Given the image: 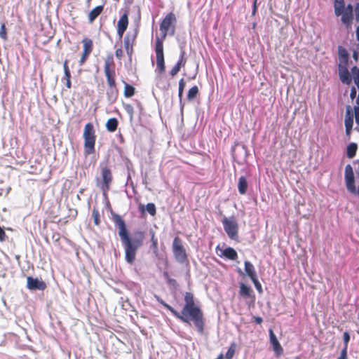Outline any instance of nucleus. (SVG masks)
Here are the masks:
<instances>
[{
  "label": "nucleus",
  "mask_w": 359,
  "mask_h": 359,
  "mask_svg": "<svg viewBox=\"0 0 359 359\" xmlns=\"http://www.w3.org/2000/svg\"><path fill=\"white\" fill-rule=\"evenodd\" d=\"M112 219L118 229V236L124 248L125 259L128 264H133L135 261L138 250L143 245L145 238L144 232L137 230L130 235L125 221L119 215L114 214Z\"/></svg>",
  "instance_id": "1"
},
{
  "label": "nucleus",
  "mask_w": 359,
  "mask_h": 359,
  "mask_svg": "<svg viewBox=\"0 0 359 359\" xmlns=\"http://www.w3.org/2000/svg\"><path fill=\"white\" fill-rule=\"evenodd\" d=\"M184 302L185 304L181 313L177 311L163 300L161 301V303L177 318L180 319L182 322L187 323L193 322L194 326L197 329V331L200 334H203L205 325L203 313L200 307L196 305L194 294L191 292H186L184 294Z\"/></svg>",
  "instance_id": "2"
},
{
  "label": "nucleus",
  "mask_w": 359,
  "mask_h": 359,
  "mask_svg": "<svg viewBox=\"0 0 359 359\" xmlns=\"http://www.w3.org/2000/svg\"><path fill=\"white\" fill-rule=\"evenodd\" d=\"M176 21L175 15L170 12L165 15L160 23L161 37L157 36L155 41V53L156 58V71L159 74H163L165 71L163 41L166 39L168 34L172 36L175 34Z\"/></svg>",
  "instance_id": "3"
},
{
  "label": "nucleus",
  "mask_w": 359,
  "mask_h": 359,
  "mask_svg": "<svg viewBox=\"0 0 359 359\" xmlns=\"http://www.w3.org/2000/svg\"><path fill=\"white\" fill-rule=\"evenodd\" d=\"M104 72L108 88L106 92L107 100L111 103L116 102L119 91L116 81L115 64L112 55H109L104 60Z\"/></svg>",
  "instance_id": "4"
},
{
  "label": "nucleus",
  "mask_w": 359,
  "mask_h": 359,
  "mask_svg": "<svg viewBox=\"0 0 359 359\" xmlns=\"http://www.w3.org/2000/svg\"><path fill=\"white\" fill-rule=\"evenodd\" d=\"M334 15L341 16V22L346 29H351L353 20V7L349 4L345 6L344 0H334L333 3Z\"/></svg>",
  "instance_id": "5"
},
{
  "label": "nucleus",
  "mask_w": 359,
  "mask_h": 359,
  "mask_svg": "<svg viewBox=\"0 0 359 359\" xmlns=\"http://www.w3.org/2000/svg\"><path fill=\"white\" fill-rule=\"evenodd\" d=\"M338 71L340 81L346 85H350L352 82V77L348 69L349 54L347 50L342 46L338 48Z\"/></svg>",
  "instance_id": "6"
},
{
  "label": "nucleus",
  "mask_w": 359,
  "mask_h": 359,
  "mask_svg": "<svg viewBox=\"0 0 359 359\" xmlns=\"http://www.w3.org/2000/svg\"><path fill=\"white\" fill-rule=\"evenodd\" d=\"M96 134L94 126L92 123H86L83 128V154L86 157L95 152Z\"/></svg>",
  "instance_id": "7"
},
{
  "label": "nucleus",
  "mask_w": 359,
  "mask_h": 359,
  "mask_svg": "<svg viewBox=\"0 0 359 359\" xmlns=\"http://www.w3.org/2000/svg\"><path fill=\"white\" fill-rule=\"evenodd\" d=\"M96 181L97 186L102 190L103 195L107 196L113 181L111 170L107 165L101 168V179L97 178Z\"/></svg>",
  "instance_id": "8"
},
{
  "label": "nucleus",
  "mask_w": 359,
  "mask_h": 359,
  "mask_svg": "<svg viewBox=\"0 0 359 359\" xmlns=\"http://www.w3.org/2000/svg\"><path fill=\"white\" fill-rule=\"evenodd\" d=\"M172 249L175 258L178 262L184 263L187 261L186 249L183 245L182 240L180 237L176 236L173 239Z\"/></svg>",
  "instance_id": "9"
},
{
  "label": "nucleus",
  "mask_w": 359,
  "mask_h": 359,
  "mask_svg": "<svg viewBox=\"0 0 359 359\" xmlns=\"http://www.w3.org/2000/svg\"><path fill=\"white\" fill-rule=\"evenodd\" d=\"M224 229L228 236L234 241L238 238V225L234 218L224 217L222 219Z\"/></svg>",
  "instance_id": "10"
},
{
  "label": "nucleus",
  "mask_w": 359,
  "mask_h": 359,
  "mask_svg": "<svg viewBox=\"0 0 359 359\" xmlns=\"http://www.w3.org/2000/svg\"><path fill=\"white\" fill-rule=\"evenodd\" d=\"M344 178L347 190L351 194H357L359 196V186L357 189L355 185L354 172L350 164L346 165L345 167Z\"/></svg>",
  "instance_id": "11"
},
{
  "label": "nucleus",
  "mask_w": 359,
  "mask_h": 359,
  "mask_svg": "<svg viewBox=\"0 0 359 359\" xmlns=\"http://www.w3.org/2000/svg\"><path fill=\"white\" fill-rule=\"evenodd\" d=\"M81 43L83 44V51L79 60V65L80 66H83L86 63L93 50V41L91 39L84 37Z\"/></svg>",
  "instance_id": "12"
},
{
  "label": "nucleus",
  "mask_w": 359,
  "mask_h": 359,
  "mask_svg": "<svg viewBox=\"0 0 359 359\" xmlns=\"http://www.w3.org/2000/svg\"><path fill=\"white\" fill-rule=\"evenodd\" d=\"M355 118L354 107H352L351 105L346 107V113L344 118V126L346 135L348 137H351V132L353 127V118Z\"/></svg>",
  "instance_id": "13"
},
{
  "label": "nucleus",
  "mask_w": 359,
  "mask_h": 359,
  "mask_svg": "<svg viewBox=\"0 0 359 359\" xmlns=\"http://www.w3.org/2000/svg\"><path fill=\"white\" fill-rule=\"evenodd\" d=\"M27 287L31 290H44L46 288V283L38 278H34L32 276L27 277Z\"/></svg>",
  "instance_id": "14"
},
{
  "label": "nucleus",
  "mask_w": 359,
  "mask_h": 359,
  "mask_svg": "<svg viewBox=\"0 0 359 359\" xmlns=\"http://www.w3.org/2000/svg\"><path fill=\"white\" fill-rule=\"evenodd\" d=\"M128 11H125L124 13L121 16L117 23V34L120 39L123 37V35L128 26Z\"/></svg>",
  "instance_id": "15"
},
{
  "label": "nucleus",
  "mask_w": 359,
  "mask_h": 359,
  "mask_svg": "<svg viewBox=\"0 0 359 359\" xmlns=\"http://www.w3.org/2000/svg\"><path fill=\"white\" fill-rule=\"evenodd\" d=\"M270 342L273 346V350L277 356H280L283 353V348L280 344L277 337H276L273 331L271 329L269 330Z\"/></svg>",
  "instance_id": "16"
},
{
  "label": "nucleus",
  "mask_w": 359,
  "mask_h": 359,
  "mask_svg": "<svg viewBox=\"0 0 359 359\" xmlns=\"http://www.w3.org/2000/svg\"><path fill=\"white\" fill-rule=\"evenodd\" d=\"M240 290H239V294L245 299H247L248 298H252V301L254 302L255 299V296L253 294V290L252 288L245 284L241 283H240Z\"/></svg>",
  "instance_id": "17"
},
{
  "label": "nucleus",
  "mask_w": 359,
  "mask_h": 359,
  "mask_svg": "<svg viewBox=\"0 0 359 359\" xmlns=\"http://www.w3.org/2000/svg\"><path fill=\"white\" fill-rule=\"evenodd\" d=\"M64 76L62 78V81H65V86L67 88L69 89L72 88L71 82V72L68 65V60H65L63 62Z\"/></svg>",
  "instance_id": "18"
},
{
  "label": "nucleus",
  "mask_w": 359,
  "mask_h": 359,
  "mask_svg": "<svg viewBox=\"0 0 359 359\" xmlns=\"http://www.w3.org/2000/svg\"><path fill=\"white\" fill-rule=\"evenodd\" d=\"M149 235L151 238V245L149 246V248L152 250L153 254L155 256H158L159 253L158 250V238L156 236V232L153 229H150L149 231Z\"/></svg>",
  "instance_id": "19"
},
{
  "label": "nucleus",
  "mask_w": 359,
  "mask_h": 359,
  "mask_svg": "<svg viewBox=\"0 0 359 359\" xmlns=\"http://www.w3.org/2000/svg\"><path fill=\"white\" fill-rule=\"evenodd\" d=\"M104 6L102 5L97 6L88 14V19L89 23H93L95 20L102 13Z\"/></svg>",
  "instance_id": "20"
},
{
  "label": "nucleus",
  "mask_w": 359,
  "mask_h": 359,
  "mask_svg": "<svg viewBox=\"0 0 359 359\" xmlns=\"http://www.w3.org/2000/svg\"><path fill=\"white\" fill-rule=\"evenodd\" d=\"M248 187L247 179L244 176H241L238 179V190L240 194L244 195L246 194Z\"/></svg>",
  "instance_id": "21"
},
{
  "label": "nucleus",
  "mask_w": 359,
  "mask_h": 359,
  "mask_svg": "<svg viewBox=\"0 0 359 359\" xmlns=\"http://www.w3.org/2000/svg\"><path fill=\"white\" fill-rule=\"evenodd\" d=\"M244 265L245 273L251 280L257 277L255 269L251 262L245 261Z\"/></svg>",
  "instance_id": "22"
},
{
  "label": "nucleus",
  "mask_w": 359,
  "mask_h": 359,
  "mask_svg": "<svg viewBox=\"0 0 359 359\" xmlns=\"http://www.w3.org/2000/svg\"><path fill=\"white\" fill-rule=\"evenodd\" d=\"M222 255L231 260H236L238 258L236 251L231 247L225 248L222 252Z\"/></svg>",
  "instance_id": "23"
},
{
  "label": "nucleus",
  "mask_w": 359,
  "mask_h": 359,
  "mask_svg": "<svg viewBox=\"0 0 359 359\" xmlns=\"http://www.w3.org/2000/svg\"><path fill=\"white\" fill-rule=\"evenodd\" d=\"M124 84L123 95L126 97H131L135 93V88L132 85H130L125 81H123Z\"/></svg>",
  "instance_id": "24"
},
{
  "label": "nucleus",
  "mask_w": 359,
  "mask_h": 359,
  "mask_svg": "<svg viewBox=\"0 0 359 359\" xmlns=\"http://www.w3.org/2000/svg\"><path fill=\"white\" fill-rule=\"evenodd\" d=\"M118 124V122L116 118H111L106 123L107 130L109 132L113 133L116 130Z\"/></svg>",
  "instance_id": "25"
},
{
  "label": "nucleus",
  "mask_w": 359,
  "mask_h": 359,
  "mask_svg": "<svg viewBox=\"0 0 359 359\" xmlns=\"http://www.w3.org/2000/svg\"><path fill=\"white\" fill-rule=\"evenodd\" d=\"M358 149V145L356 143L351 142L347 146L346 149V155L349 158H353L355 154Z\"/></svg>",
  "instance_id": "26"
},
{
  "label": "nucleus",
  "mask_w": 359,
  "mask_h": 359,
  "mask_svg": "<svg viewBox=\"0 0 359 359\" xmlns=\"http://www.w3.org/2000/svg\"><path fill=\"white\" fill-rule=\"evenodd\" d=\"M198 88L197 86H192L188 91L187 100L189 101L193 100L198 94Z\"/></svg>",
  "instance_id": "27"
},
{
  "label": "nucleus",
  "mask_w": 359,
  "mask_h": 359,
  "mask_svg": "<svg viewBox=\"0 0 359 359\" xmlns=\"http://www.w3.org/2000/svg\"><path fill=\"white\" fill-rule=\"evenodd\" d=\"M134 40L135 38L133 39L132 41H130L128 36H126L124 39V47L128 54H131L133 52V43Z\"/></svg>",
  "instance_id": "28"
},
{
  "label": "nucleus",
  "mask_w": 359,
  "mask_h": 359,
  "mask_svg": "<svg viewBox=\"0 0 359 359\" xmlns=\"http://www.w3.org/2000/svg\"><path fill=\"white\" fill-rule=\"evenodd\" d=\"M236 344L235 342H232L226 353L225 358L226 359H231L233 357L236 352Z\"/></svg>",
  "instance_id": "29"
},
{
  "label": "nucleus",
  "mask_w": 359,
  "mask_h": 359,
  "mask_svg": "<svg viewBox=\"0 0 359 359\" xmlns=\"http://www.w3.org/2000/svg\"><path fill=\"white\" fill-rule=\"evenodd\" d=\"M92 217L93 218L95 225L98 226L100 224V215L97 208H94L93 209Z\"/></svg>",
  "instance_id": "30"
},
{
  "label": "nucleus",
  "mask_w": 359,
  "mask_h": 359,
  "mask_svg": "<svg viewBox=\"0 0 359 359\" xmlns=\"http://www.w3.org/2000/svg\"><path fill=\"white\" fill-rule=\"evenodd\" d=\"M355 15L356 21L359 22V3H357L355 6ZM355 34L356 39L359 41V25L356 27Z\"/></svg>",
  "instance_id": "31"
},
{
  "label": "nucleus",
  "mask_w": 359,
  "mask_h": 359,
  "mask_svg": "<svg viewBox=\"0 0 359 359\" xmlns=\"http://www.w3.org/2000/svg\"><path fill=\"white\" fill-rule=\"evenodd\" d=\"M186 63H187V58L185 57V51L182 50L181 51L180 58H179L177 62L176 63V65L182 68L185 66Z\"/></svg>",
  "instance_id": "32"
},
{
  "label": "nucleus",
  "mask_w": 359,
  "mask_h": 359,
  "mask_svg": "<svg viewBox=\"0 0 359 359\" xmlns=\"http://www.w3.org/2000/svg\"><path fill=\"white\" fill-rule=\"evenodd\" d=\"M146 210L151 216H154L156 214V206L153 203H147L146 205Z\"/></svg>",
  "instance_id": "33"
},
{
  "label": "nucleus",
  "mask_w": 359,
  "mask_h": 359,
  "mask_svg": "<svg viewBox=\"0 0 359 359\" xmlns=\"http://www.w3.org/2000/svg\"><path fill=\"white\" fill-rule=\"evenodd\" d=\"M185 86V82L184 79H181L179 81V90H178V96L180 100H182V94L184 91V88Z\"/></svg>",
  "instance_id": "34"
},
{
  "label": "nucleus",
  "mask_w": 359,
  "mask_h": 359,
  "mask_svg": "<svg viewBox=\"0 0 359 359\" xmlns=\"http://www.w3.org/2000/svg\"><path fill=\"white\" fill-rule=\"evenodd\" d=\"M0 37L4 40H7L6 28L4 23H2L0 28Z\"/></svg>",
  "instance_id": "35"
},
{
  "label": "nucleus",
  "mask_w": 359,
  "mask_h": 359,
  "mask_svg": "<svg viewBox=\"0 0 359 359\" xmlns=\"http://www.w3.org/2000/svg\"><path fill=\"white\" fill-rule=\"evenodd\" d=\"M252 281V283H254L255 285V288L257 289V290L259 292V293H262V285L261 283H259V281L258 280V278L257 277V278H254L253 279L251 280Z\"/></svg>",
  "instance_id": "36"
},
{
  "label": "nucleus",
  "mask_w": 359,
  "mask_h": 359,
  "mask_svg": "<svg viewBox=\"0 0 359 359\" xmlns=\"http://www.w3.org/2000/svg\"><path fill=\"white\" fill-rule=\"evenodd\" d=\"M343 339H344V347H346V348H348V344L350 341V334L348 332H345L344 333Z\"/></svg>",
  "instance_id": "37"
},
{
  "label": "nucleus",
  "mask_w": 359,
  "mask_h": 359,
  "mask_svg": "<svg viewBox=\"0 0 359 359\" xmlns=\"http://www.w3.org/2000/svg\"><path fill=\"white\" fill-rule=\"evenodd\" d=\"M164 276H165V278L167 279V281H168V283L170 285H176V284H177V281H176L175 279L171 278L169 276V275H168V272H164Z\"/></svg>",
  "instance_id": "38"
},
{
  "label": "nucleus",
  "mask_w": 359,
  "mask_h": 359,
  "mask_svg": "<svg viewBox=\"0 0 359 359\" xmlns=\"http://www.w3.org/2000/svg\"><path fill=\"white\" fill-rule=\"evenodd\" d=\"M181 69V67L175 64V65L171 69L170 74L172 76H175Z\"/></svg>",
  "instance_id": "39"
},
{
  "label": "nucleus",
  "mask_w": 359,
  "mask_h": 359,
  "mask_svg": "<svg viewBox=\"0 0 359 359\" xmlns=\"http://www.w3.org/2000/svg\"><path fill=\"white\" fill-rule=\"evenodd\" d=\"M347 349L346 347H344L341 351V355L337 359H347Z\"/></svg>",
  "instance_id": "40"
},
{
  "label": "nucleus",
  "mask_w": 359,
  "mask_h": 359,
  "mask_svg": "<svg viewBox=\"0 0 359 359\" xmlns=\"http://www.w3.org/2000/svg\"><path fill=\"white\" fill-rule=\"evenodd\" d=\"M356 95H357V90H356V88L355 87L353 86L351 88V92H350V98L353 100L355 97H356Z\"/></svg>",
  "instance_id": "41"
},
{
  "label": "nucleus",
  "mask_w": 359,
  "mask_h": 359,
  "mask_svg": "<svg viewBox=\"0 0 359 359\" xmlns=\"http://www.w3.org/2000/svg\"><path fill=\"white\" fill-rule=\"evenodd\" d=\"M7 238L4 230L0 226V241H5Z\"/></svg>",
  "instance_id": "42"
},
{
  "label": "nucleus",
  "mask_w": 359,
  "mask_h": 359,
  "mask_svg": "<svg viewBox=\"0 0 359 359\" xmlns=\"http://www.w3.org/2000/svg\"><path fill=\"white\" fill-rule=\"evenodd\" d=\"M115 55L118 59H121L123 55V52L121 48H118L115 51Z\"/></svg>",
  "instance_id": "43"
},
{
  "label": "nucleus",
  "mask_w": 359,
  "mask_h": 359,
  "mask_svg": "<svg viewBox=\"0 0 359 359\" xmlns=\"http://www.w3.org/2000/svg\"><path fill=\"white\" fill-rule=\"evenodd\" d=\"M359 44L357 46V48L358 47ZM359 49H356V50H354L353 53V59L357 61L358 60V57H359Z\"/></svg>",
  "instance_id": "44"
},
{
  "label": "nucleus",
  "mask_w": 359,
  "mask_h": 359,
  "mask_svg": "<svg viewBox=\"0 0 359 359\" xmlns=\"http://www.w3.org/2000/svg\"><path fill=\"white\" fill-rule=\"evenodd\" d=\"M125 109L127 111L128 113L130 114L131 115L133 114V108L130 104H126L125 106Z\"/></svg>",
  "instance_id": "45"
},
{
  "label": "nucleus",
  "mask_w": 359,
  "mask_h": 359,
  "mask_svg": "<svg viewBox=\"0 0 359 359\" xmlns=\"http://www.w3.org/2000/svg\"><path fill=\"white\" fill-rule=\"evenodd\" d=\"M257 0H255L254 3H253V8H252V15H255L257 11Z\"/></svg>",
  "instance_id": "46"
},
{
  "label": "nucleus",
  "mask_w": 359,
  "mask_h": 359,
  "mask_svg": "<svg viewBox=\"0 0 359 359\" xmlns=\"http://www.w3.org/2000/svg\"><path fill=\"white\" fill-rule=\"evenodd\" d=\"M253 318H254L255 322L257 324L260 325L263 322L262 318H261L259 316H254Z\"/></svg>",
  "instance_id": "47"
},
{
  "label": "nucleus",
  "mask_w": 359,
  "mask_h": 359,
  "mask_svg": "<svg viewBox=\"0 0 359 359\" xmlns=\"http://www.w3.org/2000/svg\"><path fill=\"white\" fill-rule=\"evenodd\" d=\"M139 210H140V211H141L142 212H144V210H145L144 205H142V204H140V205H139Z\"/></svg>",
  "instance_id": "48"
},
{
  "label": "nucleus",
  "mask_w": 359,
  "mask_h": 359,
  "mask_svg": "<svg viewBox=\"0 0 359 359\" xmlns=\"http://www.w3.org/2000/svg\"><path fill=\"white\" fill-rule=\"evenodd\" d=\"M355 130L359 132V124H357V127L355 128ZM357 162L358 163V171L357 172V175L359 177V160Z\"/></svg>",
  "instance_id": "49"
},
{
  "label": "nucleus",
  "mask_w": 359,
  "mask_h": 359,
  "mask_svg": "<svg viewBox=\"0 0 359 359\" xmlns=\"http://www.w3.org/2000/svg\"><path fill=\"white\" fill-rule=\"evenodd\" d=\"M216 359H224V355L222 353H220Z\"/></svg>",
  "instance_id": "50"
},
{
  "label": "nucleus",
  "mask_w": 359,
  "mask_h": 359,
  "mask_svg": "<svg viewBox=\"0 0 359 359\" xmlns=\"http://www.w3.org/2000/svg\"><path fill=\"white\" fill-rule=\"evenodd\" d=\"M91 0H87V3L89 4Z\"/></svg>",
  "instance_id": "51"
}]
</instances>
